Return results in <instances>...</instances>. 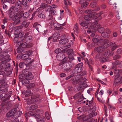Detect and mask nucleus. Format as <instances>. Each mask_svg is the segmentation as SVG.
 <instances>
[{
	"label": "nucleus",
	"instance_id": "obj_1",
	"mask_svg": "<svg viewBox=\"0 0 122 122\" xmlns=\"http://www.w3.org/2000/svg\"><path fill=\"white\" fill-rule=\"evenodd\" d=\"M75 12L77 14L79 15L83 11V13H85L89 15H85L84 18L87 21L89 22H92L93 24H95V23L96 22L95 24L97 23V17L96 16L97 15V14L96 12H94L93 10L90 9L87 10H81L78 9L77 10H75Z\"/></svg>",
	"mask_w": 122,
	"mask_h": 122
},
{
	"label": "nucleus",
	"instance_id": "obj_2",
	"mask_svg": "<svg viewBox=\"0 0 122 122\" xmlns=\"http://www.w3.org/2000/svg\"><path fill=\"white\" fill-rule=\"evenodd\" d=\"M14 17L13 18L14 23L15 24H18L20 22V19L23 16L26 18L27 16H25V15L27 13H23V11L22 8L15 7L14 11Z\"/></svg>",
	"mask_w": 122,
	"mask_h": 122
},
{
	"label": "nucleus",
	"instance_id": "obj_3",
	"mask_svg": "<svg viewBox=\"0 0 122 122\" xmlns=\"http://www.w3.org/2000/svg\"><path fill=\"white\" fill-rule=\"evenodd\" d=\"M114 73L115 78L114 84L116 86L122 83L120 76V74L122 73V70L115 68L114 69Z\"/></svg>",
	"mask_w": 122,
	"mask_h": 122
},
{
	"label": "nucleus",
	"instance_id": "obj_4",
	"mask_svg": "<svg viewBox=\"0 0 122 122\" xmlns=\"http://www.w3.org/2000/svg\"><path fill=\"white\" fill-rule=\"evenodd\" d=\"M98 22L97 21V23H96V22L95 23V24H93V23L92 22H90L88 23V26H89V30L87 31V32L90 34V33L92 32H95L97 30H98L99 28L100 27L99 25H97L98 24Z\"/></svg>",
	"mask_w": 122,
	"mask_h": 122
},
{
	"label": "nucleus",
	"instance_id": "obj_5",
	"mask_svg": "<svg viewBox=\"0 0 122 122\" xmlns=\"http://www.w3.org/2000/svg\"><path fill=\"white\" fill-rule=\"evenodd\" d=\"M79 76L76 75L75 76H72L71 80L73 81V83L74 84H76L78 83L79 85H82L83 84L84 81L83 80V78L79 79Z\"/></svg>",
	"mask_w": 122,
	"mask_h": 122
},
{
	"label": "nucleus",
	"instance_id": "obj_6",
	"mask_svg": "<svg viewBox=\"0 0 122 122\" xmlns=\"http://www.w3.org/2000/svg\"><path fill=\"white\" fill-rule=\"evenodd\" d=\"M83 63L81 62L77 65L73 71V74H76L81 72L82 71Z\"/></svg>",
	"mask_w": 122,
	"mask_h": 122
},
{
	"label": "nucleus",
	"instance_id": "obj_7",
	"mask_svg": "<svg viewBox=\"0 0 122 122\" xmlns=\"http://www.w3.org/2000/svg\"><path fill=\"white\" fill-rule=\"evenodd\" d=\"M18 37H15L14 40V41L15 43H17V44L19 45L20 44V45L19 46L22 48H27L26 43L25 42H24L23 43L22 41H19L17 40Z\"/></svg>",
	"mask_w": 122,
	"mask_h": 122
},
{
	"label": "nucleus",
	"instance_id": "obj_8",
	"mask_svg": "<svg viewBox=\"0 0 122 122\" xmlns=\"http://www.w3.org/2000/svg\"><path fill=\"white\" fill-rule=\"evenodd\" d=\"M57 14V12L56 10H51L49 11V14L47 17V19L51 20L53 19V15H56Z\"/></svg>",
	"mask_w": 122,
	"mask_h": 122
},
{
	"label": "nucleus",
	"instance_id": "obj_9",
	"mask_svg": "<svg viewBox=\"0 0 122 122\" xmlns=\"http://www.w3.org/2000/svg\"><path fill=\"white\" fill-rule=\"evenodd\" d=\"M62 68L66 70H68L72 67V64L71 63H69L65 62L62 63Z\"/></svg>",
	"mask_w": 122,
	"mask_h": 122
},
{
	"label": "nucleus",
	"instance_id": "obj_10",
	"mask_svg": "<svg viewBox=\"0 0 122 122\" xmlns=\"http://www.w3.org/2000/svg\"><path fill=\"white\" fill-rule=\"evenodd\" d=\"M30 75H27L25 77V79L23 81L25 84H28L30 82V80H31L33 78V76L31 75V73L30 74Z\"/></svg>",
	"mask_w": 122,
	"mask_h": 122
},
{
	"label": "nucleus",
	"instance_id": "obj_11",
	"mask_svg": "<svg viewBox=\"0 0 122 122\" xmlns=\"http://www.w3.org/2000/svg\"><path fill=\"white\" fill-rule=\"evenodd\" d=\"M29 55L27 54H24L22 56V58L23 59H26L27 60L29 61H28V63H31L33 62V61H32L31 60V59L30 58H29Z\"/></svg>",
	"mask_w": 122,
	"mask_h": 122
},
{
	"label": "nucleus",
	"instance_id": "obj_12",
	"mask_svg": "<svg viewBox=\"0 0 122 122\" xmlns=\"http://www.w3.org/2000/svg\"><path fill=\"white\" fill-rule=\"evenodd\" d=\"M110 46L111 48V50L113 51L116 48L119 47L115 43L112 42L110 43Z\"/></svg>",
	"mask_w": 122,
	"mask_h": 122
},
{
	"label": "nucleus",
	"instance_id": "obj_13",
	"mask_svg": "<svg viewBox=\"0 0 122 122\" xmlns=\"http://www.w3.org/2000/svg\"><path fill=\"white\" fill-rule=\"evenodd\" d=\"M95 52H97L98 53H102L104 51V48L102 46H99L95 48L94 49Z\"/></svg>",
	"mask_w": 122,
	"mask_h": 122
},
{
	"label": "nucleus",
	"instance_id": "obj_14",
	"mask_svg": "<svg viewBox=\"0 0 122 122\" xmlns=\"http://www.w3.org/2000/svg\"><path fill=\"white\" fill-rule=\"evenodd\" d=\"M16 112V109H13L11 110L6 114V116L8 117H10L12 116H13L14 115V113Z\"/></svg>",
	"mask_w": 122,
	"mask_h": 122
},
{
	"label": "nucleus",
	"instance_id": "obj_15",
	"mask_svg": "<svg viewBox=\"0 0 122 122\" xmlns=\"http://www.w3.org/2000/svg\"><path fill=\"white\" fill-rule=\"evenodd\" d=\"M65 24H60L57 23H55L54 24V26L58 28V30L62 29L63 28V26H64Z\"/></svg>",
	"mask_w": 122,
	"mask_h": 122
},
{
	"label": "nucleus",
	"instance_id": "obj_16",
	"mask_svg": "<svg viewBox=\"0 0 122 122\" xmlns=\"http://www.w3.org/2000/svg\"><path fill=\"white\" fill-rule=\"evenodd\" d=\"M79 3L81 5V6L83 8L86 7L88 4L86 2V0H80L79 1Z\"/></svg>",
	"mask_w": 122,
	"mask_h": 122
},
{
	"label": "nucleus",
	"instance_id": "obj_17",
	"mask_svg": "<svg viewBox=\"0 0 122 122\" xmlns=\"http://www.w3.org/2000/svg\"><path fill=\"white\" fill-rule=\"evenodd\" d=\"M12 69H11L9 67L6 68L5 69V71L6 72V75L7 76H9L12 73Z\"/></svg>",
	"mask_w": 122,
	"mask_h": 122
},
{
	"label": "nucleus",
	"instance_id": "obj_18",
	"mask_svg": "<svg viewBox=\"0 0 122 122\" xmlns=\"http://www.w3.org/2000/svg\"><path fill=\"white\" fill-rule=\"evenodd\" d=\"M103 40L100 39L99 38H94L92 39V41L93 43H92L91 44V45L93 46H94L95 45V43L99 42L101 41H102Z\"/></svg>",
	"mask_w": 122,
	"mask_h": 122
},
{
	"label": "nucleus",
	"instance_id": "obj_19",
	"mask_svg": "<svg viewBox=\"0 0 122 122\" xmlns=\"http://www.w3.org/2000/svg\"><path fill=\"white\" fill-rule=\"evenodd\" d=\"M60 37L59 34H58L54 33L53 36V42H55L57 41V40Z\"/></svg>",
	"mask_w": 122,
	"mask_h": 122
},
{
	"label": "nucleus",
	"instance_id": "obj_20",
	"mask_svg": "<svg viewBox=\"0 0 122 122\" xmlns=\"http://www.w3.org/2000/svg\"><path fill=\"white\" fill-rule=\"evenodd\" d=\"M68 42V40L66 38L63 39L59 41V42L61 44H65Z\"/></svg>",
	"mask_w": 122,
	"mask_h": 122
},
{
	"label": "nucleus",
	"instance_id": "obj_21",
	"mask_svg": "<svg viewBox=\"0 0 122 122\" xmlns=\"http://www.w3.org/2000/svg\"><path fill=\"white\" fill-rule=\"evenodd\" d=\"M16 0H1V2L2 3L4 4L6 2H11L12 4H14Z\"/></svg>",
	"mask_w": 122,
	"mask_h": 122
},
{
	"label": "nucleus",
	"instance_id": "obj_22",
	"mask_svg": "<svg viewBox=\"0 0 122 122\" xmlns=\"http://www.w3.org/2000/svg\"><path fill=\"white\" fill-rule=\"evenodd\" d=\"M22 113V112L21 111H18L17 112H15L14 113V115L13 116L15 118V117H18L21 115Z\"/></svg>",
	"mask_w": 122,
	"mask_h": 122
},
{
	"label": "nucleus",
	"instance_id": "obj_23",
	"mask_svg": "<svg viewBox=\"0 0 122 122\" xmlns=\"http://www.w3.org/2000/svg\"><path fill=\"white\" fill-rule=\"evenodd\" d=\"M119 63V61H118L117 60L115 61L114 62H113L112 63V69L116 68V66L118 65Z\"/></svg>",
	"mask_w": 122,
	"mask_h": 122
},
{
	"label": "nucleus",
	"instance_id": "obj_24",
	"mask_svg": "<svg viewBox=\"0 0 122 122\" xmlns=\"http://www.w3.org/2000/svg\"><path fill=\"white\" fill-rule=\"evenodd\" d=\"M90 22H89L87 21H83L80 23L81 25L83 27L86 26H88V23H89Z\"/></svg>",
	"mask_w": 122,
	"mask_h": 122
},
{
	"label": "nucleus",
	"instance_id": "obj_25",
	"mask_svg": "<svg viewBox=\"0 0 122 122\" xmlns=\"http://www.w3.org/2000/svg\"><path fill=\"white\" fill-rule=\"evenodd\" d=\"M21 2L19 0L17 1L15 4V7L22 8V6H21Z\"/></svg>",
	"mask_w": 122,
	"mask_h": 122
},
{
	"label": "nucleus",
	"instance_id": "obj_26",
	"mask_svg": "<svg viewBox=\"0 0 122 122\" xmlns=\"http://www.w3.org/2000/svg\"><path fill=\"white\" fill-rule=\"evenodd\" d=\"M41 25L39 24H38L37 22L35 23L33 25V27L34 28H35L38 31L39 29L41 27Z\"/></svg>",
	"mask_w": 122,
	"mask_h": 122
},
{
	"label": "nucleus",
	"instance_id": "obj_27",
	"mask_svg": "<svg viewBox=\"0 0 122 122\" xmlns=\"http://www.w3.org/2000/svg\"><path fill=\"white\" fill-rule=\"evenodd\" d=\"M34 102L33 99L31 98H28L27 100V103L28 105L31 104Z\"/></svg>",
	"mask_w": 122,
	"mask_h": 122
},
{
	"label": "nucleus",
	"instance_id": "obj_28",
	"mask_svg": "<svg viewBox=\"0 0 122 122\" xmlns=\"http://www.w3.org/2000/svg\"><path fill=\"white\" fill-rule=\"evenodd\" d=\"M102 36L104 38H108L109 36V35L106 32H104L101 34Z\"/></svg>",
	"mask_w": 122,
	"mask_h": 122
},
{
	"label": "nucleus",
	"instance_id": "obj_29",
	"mask_svg": "<svg viewBox=\"0 0 122 122\" xmlns=\"http://www.w3.org/2000/svg\"><path fill=\"white\" fill-rule=\"evenodd\" d=\"M75 56L74 53L70 54L68 55V58L70 60H72L74 59V57Z\"/></svg>",
	"mask_w": 122,
	"mask_h": 122
},
{
	"label": "nucleus",
	"instance_id": "obj_30",
	"mask_svg": "<svg viewBox=\"0 0 122 122\" xmlns=\"http://www.w3.org/2000/svg\"><path fill=\"white\" fill-rule=\"evenodd\" d=\"M38 107V106L37 105H32L30 107V109L31 110H35Z\"/></svg>",
	"mask_w": 122,
	"mask_h": 122
},
{
	"label": "nucleus",
	"instance_id": "obj_31",
	"mask_svg": "<svg viewBox=\"0 0 122 122\" xmlns=\"http://www.w3.org/2000/svg\"><path fill=\"white\" fill-rule=\"evenodd\" d=\"M73 30L74 32H76L77 33L78 32L79 29L78 27V26L77 23H76V24L74 26Z\"/></svg>",
	"mask_w": 122,
	"mask_h": 122
},
{
	"label": "nucleus",
	"instance_id": "obj_32",
	"mask_svg": "<svg viewBox=\"0 0 122 122\" xmlns=\"http://www.w3.org/2000/svg\"><path fill=\"white\" fill-rule=\"evenodd\" d=\"M30 24V22H26L24 21L22 23L23 26L25 28L27 27Z\"/></svg>",
	"mask_w": 122,
	"mask_h": 122
},
{
	"label": "nucleus",
	"instance_id": "obj_33",
	"mask_svg": "<svg viewBox=\"0 0 122 122\" xmlns=\"http://www.w3.org/2000/svg\"><path fill=\"white\" fill-rule=\"evenodd\" d=\"M45 115L47 120H49L50 119V116L48 112H46L45 113Z\"/></svg>",
	"mask_w": 122,
	"mask_h": 122
},
{
	"label": "nucleus",
	"instance_id": "obj_34",
	"mask_svg": "<svg viewBox=\"0 0 122 122\" xmlns=\"http://www.w3.org/2000/svg\"><path fill=\"white\" fill-rule=\"evenodd\" d=\"M7 86L8 85L5 83H5H2L0 85V87L1 88H4L5 87H7Z\"/></svg>",
	"mask_w": 122,
	"mask_h": 122
},
{
	"label": "nucleus",
	"instance_id": "obj_35",
	"mask_svg": "<svg viewBox=\"0 0 122 122\" xmlns=\"http://www.w3.org/2000/svg\"><path fill=\"white\" fill-rule=\"evenodd\" d=\"M102 56H103V54L102 53L97 54L96 56V57L97 58L99 59L100 60Z\"/></svg>",
	"mask_w": 122,
	"mask_h": 122
},
{
	"label": "nucleus",
	"instance_id": "obj_36",
	"mask_svg": "<svg viewBox=\"0 0 122 122\" xmlns=\"http://www.w3.org/2000/svg\"><path fill=\"white\" fill-rule=\"evenodd\" d=\"M96 5V2H93L90 5V6L92 8H94Z\"/></svg>",
	"mask_w": 122,
	"mask_h": 122
},
{
	"label": "nucleus",
	"instance_id": "obj_37",
	"mask_svg": "<svg viewBox=\"0 0 122 122\" xmlns=\"http://www.w3.org/2000/svg\"><path fill=\"white\" fill-rule=\"evenodd\" d=\"M98 31V32L102 34L104 31V29L103 28L100 27Z\"/></svg>",
	"mask_w": 122,
	"mask_h": 122
},
{
	"label": "nucleus",
	"instance_id": "obj_38",
	"mask_svg": "<svg viewBox=\"0 0 122 122\" xmlns=\"http://www.w3.org/2000/svg\"><path fill=\"white\" fill-rule=\"evenodd\" d=\"M67 53L69 55L71 54L74 53L73 52V51L72 49H69L68 50Z\"/></svg>",
	"mask_w": 122,
	"mask_h": 122
},
{
	"label": "nucleus",
	"instance_id": "obj_39",
	"mask_svg": "<svg viewBox=\"0 0 122 122\" xmlns=\"http://www.w3.org/2000/svg\"><path fill=\"white\" fill-rule=\"evenodd\" d=\"M35 84L34 83H30L28 86V87L30 88H31L35 86Z\"/></svg>",
	"mask_w": 122,
	"mask_h": 122
},
{
	"label": "nucleus",
	"instance_id": "obj_40",
	"mask_svg": "<svg viewBox=\"0 0 122 122\" xmlns=\"http://www.w3.org/2000/svg\"><path fill=\"white\" fill-rule=\"evenodd\" d=\"M110 46V44H109L107 43H106L104 44L102 46L104 48V50H105L106 48H107V47L109 46Z\"/></svg>",
	"mask_w": 122,
	"mask_h": 122
},
{
	"label": "nucleus",
	"instance_id": "obj_41",
	"mask_svg": "<svg viewBox=\"0 0 122 122\" xmlns=\"http://www.w3.org/2000/svg\"><path fill=\"white\" fill-rule=\"evenodd\" d=\"M10 57V56L9 55H7L5 57V58H7V59L6 60H3V59H2V61H5V62H7L8 61H9V60L10 61V59H9V58Z\"/></svg>",
	"mask_w": 122,
	"mask_h": 122
},
{
	"label": "nucleus",
	"instance_id": "obj_42",
	"mask_svg": "<svg viewBox=\"0 0 122 122\" xmlns=\"http://www.w3.org/2000/svg\"><path fill=\"white\" fill-rule=\"evenodd\" d=\"M22 4L24 6L26 7L27 6V2L25 1V0H22Z\"/></svg>",
	"mask_w": 122,
	"mask_h": 122
},
{
	"label": "nucleus",
	"instance_id": "obj_43",
	"mask_svg": "<svg viewBox=\"0 0 122 122\" xmlns=\"http://www.w3.org/2000/svg\"><path fill=\"white\" fill-rule=\"evenodd\" d=\"M108 108L109 110H112L115 109V107L112 105L110 104H108Z\"/></svg>",
	"mask_w": 122,
	"mask_h": 122
},
{
	"label": "nucleus",
	"instance_id": "obj_44",
	"mask_svg": "<svg viewBox=\"0 0 122 122\" xmlns=\"http://www.w3.org/2000/svg\"><path fill=\"white\" fill-rule=\"evenodd\" d=\"M21 48H22L20 46L18 47L17 50V52L18 53H20L23 50L21 49Z\"/></svg>",
	"mask_w": 122,
	"mask_h": 122
},
{
	"label": "nucleus",
	"instance_id": "obj_45",
	"mask_svg": "<svg viewBox=\"0 0 122 122\" xmlns=\"http://www.w3.org/2000/svg\"><path fill=\"white\" fill-rule=\"evenodd\" d=\"M121 58V56L119 55H116L115 56L113 57L114 60L118 59H120Z\"/></svg>",
	"mask_w": 122,
	"mask_h": 122
},
{
	"label": "nucleus",
	"instance_id": "obj_46",
	"mask_svg": "<svg viewBox=\"0 0 122 122\" xmlns=\"http://www.w3.org/2000/svg\"><path fill=\"white\" fill-rule=\"evenodd\" d=\"M100 60L101 62H104L106 61V59L103 57V56H102L101 58L100 59Z\"/></svg>",
	"mask_w": 122,
	"mask_h": 122
},
{
	"label": "nucleus",
	"instance_id": "obj_47",
	"mask_svg": "<svg viewBox=\"0 0 122 122\" xmlns=\"http://www.w3.org/2000/svg\"><path fill=\"white\" fill-rule=\"evenodd\" d=\"M61 49H57L55 50V52L56 54H58L61 52Z\"/></svg>",
	"mask_w": 122,
	"mask_h": 122
},
{
	"label": "nucleus",
	"instance_id": "obj_48",
	"mask_svg": "<svg viewBox=\"0 0 122 122\" xmlns=\"http://www.w3.org/2000/svg\"><path fill=\"white\" fill-rule=\"evenodd\" d=\"M39 17L41 18L44 19L45 18V15L43 14H41L39 15Z\"/></svg>",
	"mask_w": 122,
	"mask_h": 122
},
{
	"label": "nucleus",
	"instance_id": "obj_49",
	"mask_svg": "<svg viewBox=\"0 0 122 122\" xmlns=\"http://www.w3.org/2000/svg\"><path fill=\"white\" fill-rule=\"evenodd\" d=\"M117 53L118 54H120L121 53L122 54V49H118L117 50Z\"/></svg>",
	"mask_w": 122,
	"mask_h": 122
},
{
	"label": "nucleus",
	"instance_id": "obj_50",
	"mask_svg": "<svg viewBox=\"0 0 122 122\" xmlns=\"http://www.w3.org/2000/svg\"><path fill=\"white\" fill-rule=\"evenodd\" d=\"M33 44L32 43L27 44L26 43L27 48H28L32 47L33 45Z\"/></svg>",
	"mask_w": 122,
	"mask_h": 122
},
{
	"label": "nucleus",
	"instance_id": "obj_51",
	"mask_svg": "<svg viewBox=\"0 0 122 122\" xmlns=\"http://www.w3.org/2000/svg\"><path fill=\"white\" fill-rule=\"evenodd\" d=\"M40 6L41 8H44L45 7V3H41Z\"/></svg>",
	"mask_w": 122,
	"mask_h": 122
},
{
	"label": "nucleus",
	"instance_id": "obj_52",
	"mask_svg": "<svg viewBox=\"0 0 122 122\" xmlns=\"http://www.w3.org/2000/svg\"><path fill=\"white\" fill-rule=\"evenodd\" d=\"M71 44L70 43H69L65 46V47L66 48H70L71 47Z\"/></svg>",
	"mask_w": 122,
	"mask_h": 122
},
{
	"label": "nucleus",
	"instance_id": "obj_53",
	"mask_svg": "<svg viewBox=\"0 0 122 122\" xmlns=\"http://www.w3.org/2000/svg\"><path fill=\"white\" fill-rule=\"evenodd\" d=\"M61 56H63L62 57V58H61L60 59L61 60H63L65 58V56L64 53H62L60 55V56L61 57Z\"/></svg>",
	"mask_w": 122,
	"mask_h": 122
},
{
	"label": "nucleus",
	"instance_id": "obj_54",
	"mask_svg": "<svg viewBox=\"0 0 122 122\" xmlns=\"http://www.w3.org/2000/svg\"><path fill=\"white\" fill-rule=\"evenodd\" d=\"M64 2L65 4L67 5L69 4V3L68 0H64Z\"/></svg>",
	"mask_w": 122,
	"mask_h": 122
},
{
	"label": "nucleus",
	"instance_id": "obj_55",
	"mask_svg": "<svg viewBox=\"0 0 122 122\" xmlns=\"http://www.w3.org/2000/svg\"><path fill=\"white\" fill-rule=\"evenodd\" d=\"M24 65V64L23 62H21L20 63L19 66L20 67L22 68L23 67Z\"/></svg>",
	"mask_w": 122,
	"mask_h": 122
},
{
	"label": "nucleus",
	"instance_id": "obj_56",
	"mask_svg": "<svg viewBox=\"0 0 122 122\" xmlns=\"http://www.w3.org/2000/svg\"><path fill=\"white\" fill-rule=\"evenodd\" d=\"M32 37L31 36H27L26 38L27 40H30L32 39Z\"/></svg>",
	"mask_w": 122,
	"mask_h": 122
},
{
	"label": "nucleus",
	"instance_id": "obj_57",
	"mask_svg": "<svg viewBox=\"0 0 122 122\" xmlns=\"http://www.w3.org/2000/svg\"><path fill=\"white\" fill-rule=\"evenodd\" d=\"M113 35L114 37H116L117 35V33L116 32H113Z\"/></svg>",
	"mask_w": 122,
	"mask_h": 122
},
{
	"label": "nucleus",
	"instance_id": "obj_58",
	"mask_svg": "<svg viewBox=\"0 0 122 122\" xmlns=\"http://www.w3.org/2000/svg\"><path fill=\"white\" fill-rule=\"evenodd\" d=\"M87 63L88 65L89 68L92 71V66L91 65H90L88 61H87Z\"/></svg>",
	"mask_w": 122,
	"mask_h": 122
},
{
	"label": "nucleus",
	"instance_id": "obj_59",
	"mask_svg": "<svg viewBox=\"0 0 122 122\" xmlns=\"http://www.w3.org/2000/svg\"><path fill=\"white\" fill-rule=\"evenodd\" d=\"M116 18L118 20L120 18V17L119 15V13L118 12H117V15H116Z\"/></svg>",
	"mask_w": 122,
	"mask_h": 122
},
{
	"label": "nucleus",
	"instance_id": "obj_60",
	"mask_svg": "<svg viewBox=\"0 0 122 122\" xmlns=\"http://www.w3.org/2000/svg\"><path fill=\"white\" fill-rule=\"evenodd\" d=\"M5 79H3L0 80V84H2V83H5Z\"/></svg>",
	"mask_w": 122,
	"mask_h": 122
},
{
	"label": "nucleus",
	"instance_id": "obj_61",
	"mask_svg": "<svg viewBox=\"0 0 122 122\" xmlns=\"http://www.w3.org/2000/svg\"><path fill=\"white\" fill-rule=\"evenodd\" d=\"M72 76H73V75H70V76H68L66 77V80H68L70 79L72 77Z\"/></svg>",
	"mask_w": 122,
	"mask_h": 122
},
{
	"label": "nucleus",
	"instance_id": "obj_62",
	"mask_svg": "<svg viewBox=\"0 0 122 122\" xmlns=\"http://www.w3.org/2000/svg\"><path fill=\"white\" fill-rule=\"evenodd\" d=\"M13 14L11 12L9 14V17L10 18H12L13 17Z\"/></svg>",
	"mask_w": 122,
	"mask_h": 122
},
{
	"label": "nucleus",
	"instance_id": "obj_63",
	"mask_svg": "<svg viewBox=\"0 0 122 122\" xmlns=\"http://www.w3.org/2000/svg\"><path fill=\"white\" fill-rule=\"evenodd\" d=\"M26 93H27L29 95L30 93V91L29 90H26V93H25V96H26L27 95Z\"/></svg>",
	"mask_w": 122,
	"mask_h": 122
},
{
	"label": "nucleus",
	"instance_id": "obj_64",
	"mask_svg": "<svg viewBox=\"0 0 122 122\" xmlns=\"http://www.w3.org/2000/svg\"><path fill=\"white\" fill-rule=\"evenodd\" d=\"M104 93V91L102 90H101L100 91V92H99V94L101 95H102Z\"/></svg>",
	"mask_w": 122,
	"mask_h": 122
}]
</instances>
